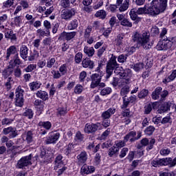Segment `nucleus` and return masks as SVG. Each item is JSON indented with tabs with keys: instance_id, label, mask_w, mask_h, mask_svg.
<instances>
[{
	"instance_id": "obj_1",
	"label": "nucleus",
	"mask_w": 176,
	"mask_h": 176,
	"mask_svg": "<svg viewBox=\"0 0 176 176\" xmlns=\"http://www.w3.org/2000/svg\"><path fill=\"white\" fill-rule=\"evenodd\" d=\"M168 0H152L151 6L145 5L143 8H140L137 10L138 14H150L155 16L164 13L167 10Z\"/></svg>"
},
{
	"instance_id": "obj_2",
	"label": "nucleus",
	"mask_w": 176,
	"mask_h": 176,
	"mask_svg": "<svg viewBox=\"0 0 176 176\" xmlns=\"http://www.w3.org/2000/svg\"><path fill=\"white\" fill-rule=\"evenodd\" d=\"M133 40L134 42H137L138 45H141L146 50L151 49L153 46V40L151 39L149 33L146 32L142 34L138 32L135 33Z\"/></svg>"
},
{
	"instance_id": "obj_3",
	"label": "nucleus",
	"mask_w": 176,
	"mask_h": 176,
	"mask_svg": "<svg viewBox=\"0 0 176 176\" xmlns=\"http://www.w3.org/2000/svg\"><path fill=\"white\" fill-rule=\"evenodd\" d=\"M6 58V60L12 58L10 61L8 68H14L16 65H20L21 64V60H20V58H19V54L17 53V48L14 45H11L7 49Z\"/></svg>"
},
{
	"instance_id": "obj_4",
	"label": "nucleus",
	"mask_w": 176,
	"mask_h": 176,
	"mask_svg": "<svg viewBox=\"0 0 176 176\" xmlns=\"http://www.w3.org/2000/svg\"><path fill=\"white\" fill-rule=\"evenodd\" d=\"M102 65H104V64H102V60L99 61L98 66L95 70V72L97 73L91 75V83L90 85L91 89H96V87L98 86L100 82H101V79L102 76H104V72L101 71V67H102Z\"/></svg>"
},
{
	"instance_id": "obj_5",
	"label": "nucleus",
	"mask_w": 176,
	"mask_h": 176,
	"mask_svg": "<svg viewBox=\"0 0 176 176\" xmlns=\"http://www.w3.org/2000/svg\"><path fill=\"white\" fill-rule=\"evenodd\" d=\"M118 67L119 64L116 61V56L112 55L106 67V79H109L112 76L115 68Z\"/></svg>"
},
{
	"instance_id": "obj_6",
	"label": "nucleus",
	"mask_w": 176,
	"mask_h": 176,
	"mask_svg": "<svg viewBox=\"0 0 176 176\" xmlns=\"http://www.w3.org/2000/svg\"><path fill=\"white\" fill-rule=\"evenodd\" d=\"M76 14V10L75 8L64 9L60 12V18L66 21H69Z\"/></svg>"
},
{
	"instance_id": "obj_7",
	"label": "nucleus",
	"mask_w": 176,
	"mask_h": 176,
	"mask_svg": "<svg viewBox=\"0 0 176 176\" xmlns=\"http://www.w3.org/2000/svg\"><path fill=\"white\" fill-rule=\"evenodd\" d=\"M31 159H32V154L22 157L17 162L16 168H24V167L32 164L31 163Z\"/></svg>"
},
{
	"instance_id": "obj_8",
	"label": "nucleus",
	"mask_w": 176,
	"mask_h": 176,
	"mask_svg": "<svg viewBox=\"0 0 176 176\" xmlns=\"http://www.w3.org/2000/svg\"><path fill=\"white\" fill-rule=\"evenodd\" d=\"M98 130H102V126L100 122H97L96 124H86L85 127V132L87 134H91L96 133Z\"/></svg>"
},
{
	"instance_id": "obj_9",
	"label": "nucleus",
	"mask_w": 176,
	"mask_h": 176,
	"mask_svg": "<svg viewBox=\"0 0 176 176\" xmlns=\"http://www.w3.org/2000/svg\"><path fill=\"white\" fill-rule=\"evenodd\" d=\"M135 101H137V96L135 95H132L130 97H127V96H123L121 109H126L129 104H134Z\"/></svg>"
},
{
	"instance_id": "obj_10",
	"label": "nucleus",
	"mask_w": 176,
	"mask_h": 176,
	"mask_svg": "<svg viewBox=\"0 0 176 176\" xmlns=\"http://www.w3.org/2000/svg\"><path fill=\"white\" fill-rule=\"evenodd\" d=\"M135 101H137V96L135 95H132L130 97H127V96H123L121 109H126L129 104H134Z\"/></svg>"
},
{
	"instance_id": "obj_11",
	"label": "nucleus",
	"mask_w": 176,
	"mask_h": 176,
	"mask_svg": "<svg viewBox=\"0 0 176 176\" xmlns=\"http://www.w3.org/2000/svg\"><path fill=\"white\" fill-rule=\"evenodd\" d=\"M135 101H137V96L135 95H132L130 97H127V96H123L121 109H126L129 104H134Z\"/></svg>"
},
{
	"instance_id": "obj_12",
	"label": "nucleus",
	"mask_w": 176,
	"mask_h": 176,
	"mask_svg": "<svg viewBox=\"0 0 176 176\" xmlns=\"http://www.w3.org/2000/svg\"><path fill=\"white\" fill-rule=\"evenodd\" d=\"M156 49L158 50H168V49H171V42L168 41V38H164L158 42Z\"/></svg>"
},
{
	"instance_id": "obj_13",
	"label": "nucleus",
	"mask_w": 176,
	"mask_h": 176,
	"mask_svg": "<svg viewBox=\"0 0 176 176\" xmlns=\"http://www.w3.org/2000/svg\"><path fill=\"white\" fill-rule=\"evenodd\" d=\"M159 165H160V167L162 166H169L170 167H175L176 157L173 160L171 157L160 159Z\"/></svg>"
},
{
	"instance_id": "obj_14",
	"label": "nucleus",
	"mask_w": 176,
	"mask_h": 176,
	"mask_svg": "<svg viewBox=\"0 0 176 176\" xmlns=\"http://www.w3.org/2000/svg\"><path fill=\"white\" fill-rule=\"evenodd\" d=\"M60 138V133L58 132H51L46 137L45 143L49 144H56L58 139Z\"/></svg>"
},
{
	"instance_id": "obj_15",
	"label": "nucleus",
	"mask_w": 176,
	"mask_h": 176,
	"mask_svg": "<svg viewBox=\"0 0 176 176\" xmlns=\"http://www.w3.org/2000/svg\"><path fill=\"white\" fill-rule=\"evenodd\" d=\"M117 6L119 7L120 12H126L127 9H129V6H130V0H116Z\"/></svg>"
},
{
	"instance_id": "obj_16",
	"label": "nucleus",
	"mask_w": 176,
	"mask_h": 176,
	"mask_svg": "<svg viewBox=\"0 0 176 176\" xmlns=\"http://www.w3.org/2000/svg\"><path fill=\"white\" fill-rule=\"evenodd\" d=\"M76 36V32H62L59 36V39L61 41H71V39H74Z\"/></svg>"
},
{
	"instance_id": "obj_17",
	"label": "nucleus",
	"mask_w": 176,
	"mask_h": 176,
	"mask_svg": "<svg viewBox=\"0 0 176 176\" xmlns=\"http://www.w3.org/2000/svg\"><path fill=\"white\" fill-rule=\"evenodd\" d=\"M96 171V168L94 166H88L84 164L80 169L82 175H87L89 174H93Z\"/></svg>"
},
{
	"instance_id": "obj_18",
	"label": "nucleus",
	"mask_w": 176,
	"mask_h": 176,
	"mask_svg": "<svg viewBox=\"0 0 176 176\" xmlns=\"http://www.w3.org/2000/svg\"><path fill=\"white\" fill-rule=\"evenodd\" d=\"M4 76V85L6 87L7 90H10L12 89V86L14 85V80L12 76L8 77V74L6 72H3Z\"/></svg>"
},
{
	"instance_id": "obj_19",
	"label": "nucleus",
	"mask_w": 176,
	"mask_h": 176,
	"mask_svg": "<svg viewBox=\"0 0 176 176\" xmlns=\"http://www.w3.org/2000/svg\"><path fill=\"white\" fill-rule=\"evenodd\" d=\"M155 142H156V140L151 139L150 141L148 140V138H143L141 140V144L142 146H146L148 145L146 148L147 151H151V149H153V145H155Z\"/></svg>"
},
{
	"instance_id": "obj_20",
	"label": "nucleus",
	"mask_w": 176,
	"mask_h": 176,
	"mask_svg": "<svg viewBox=\"0 0 176 176\" xmlns=\"http://www.w3.org/2000/svg\"><path fill=\"white\" fill-rule=\"evenodd\" d=\"M89 155L86 151H82L80 154H78L76 157L78 164H85L87 162V159Z\"/></svg>"
},
{
	"instance_id": "obj_21",
	"label": "nucleus",
	"mask_w": 176,
	"mask_h": 176,
	"mask_svg": "<svg viewBox=\"0 0 176 176\" xmlns=\"http://www.w3.org/2000/svg\"><path fill=\"white\" fill-rule=\"evenodd\" d=\"M176 78V69L172 70V72L170 75L165 76L162 79V83L164 85H167L168 83H170V82H173L175 80Z\"/></svg>"
},
{
	"instance_id": "obj_22",
	"label": "nucleus",
	"mask_w": 176,
	"mask_h": 176,
	"mask_svg": "<svg viewBox=\"0 0 176 176\" xmlns=\"http://www.w3.org/2000/svg\"><path fill=\"white\" fill-rule=\"evenodd\" d=\"M28 47L27 45H22L19 50L20 57L23 58V60H27L28 58Z\"/></svg>"
},
{
	"instance_id": "obj_23",
	"label": "nucleus",
	"mask_w": 176,
	"mask_h": 176,
	"mask_svg": "<svg viewBox=\"0 0 176 176\" xmlns=\"http://www.w3.org/2000/svg\"><path fill=\"white\" fill-rule=\"evenodd\" d=\"M3 133L6 135H8V134H9L10 138H14L17 135V133H16V130L14 129V128L12 126L3 129Z\"/></svg>"
},
{
	"instance_id": "obj_24",
	"label": "nucleus",
	"mask_w": 176,
	"mask_h": 176,
	"mask_svg": "<svg viewBox=\"0 0 176 176\" xmlns=\"http://www.w3.org/2000/svg\"><path fill=\"white\" fill-rule=\"evenodd\" d=\"M82 65L83 68H89V69H93L94 68V62L89 58H85L82 61Z\"/></svg>"
},
{
	"instance_id": "obj_25",
	"label": "nucleus",
	"mask_w": 176,
	"mask_h": 176,
	"mask_svg": "<svg viewBox=\"0 0 176 176\" xmlns=\"http://www.w3.org/2000/svg\"><path fill=\"white\" fill-rule=\"evenodd\" d=\"M115 112H116L115 107L109 108L102 113L101 118L102 119H109L112 115H114Z\"/></svg>"
},
{
	"instance_id": "obj_26",
	"label": "nucleus",
	"mask_w": 176,
	"mask_h": 176,
	"mask_svg": "<svg viewBox=\"0 0 176 176\" xmlns=\"http://www.w3.org/2000/svg\"><path fill=\"white\" fill-rule=\"evenodd\" d=\"M136 135H137V132L134 131L129 132L128 134L126 135V136L124 137V142H127L129 140L130 142H134V141H137V138H135Z\"/></svg>"
},
{
	"instance_id": "obj_27",
	"label": "nucleus",
	"mask_w": 176,
	"mask_h": 176,
	"mask_svg": "<svg viewBox=\"0 0 176 176\" xmlns=\"http://www.w3.org/2000/svg\"><path fill=\"white\" fill-rule=\"evenodd\" d=\"M42 86V82L39 81H33L29 83V87L31 91H36L38 89H41Z\"/></svg>"
},
{
	"instance_id": "obj_28",
	"label": "nucleus",
	"mask_w": 176,
	"mask_h": 176,
	"mask_svg": "<svg viewBox=\"0 0 176 176\" xmlns=\"http://www.w3.org/2000/svg\"><path fill=\"white\" fill-rule=\"evenodd\" d=\"M63 165H64V162H63V155H58L55 160L54 170H57L58 168H61Z\"/></svg>"
},
{
	"instance_id": "obj_29",
	"label": "nucleus",
	"mask_w": 176,
	"mask_h": 176,
	"mask_svg": "<svg viewBox=\"0 0 176 176\" xmlns=\"http://www.w3.org/2000/svg\"><path fill=\"white\" fill-rule=\"evenodd\" d=\"M37 98H41L43 101L49 99V94L45 91L39 90L36 93Z\"/></svg>"
},
{
	"instance_id": "obj_30",
	"label": "nucleus",
	"mask_w": 176,
	"mask_h": 176,
	"mask_svg": "<svg viewBox=\"0 0 176 176\" xmlns=\"http://www.w3.org/2000/svg\"><path fill=\"white\" fill-rule=\"evenodd\" d=\"M162 90H163V88H162V87H157L153 91L151 95L153 100H159V98H160Z\"/></svg>"
},
{
	"instance_id": "obj_31",
	"label": "nucleus",
	"mask_w": 176,
	"mask_h": 176,
	"mask_svg": "<svg viewBox=\"0 0 176 176\" xmlns=\"http://www.w3.org/2000/svg\"><path fill=\"white\" fill-rule=\"evenodd\" d=\"M84 53L88 57H93L94 56V54L96 53V50H94V47H93L85 46Z\"/></svg>"
},
{
	"instance_id": "obj_32",
	"label": "nucleus",
	"mask_w": 176,
	"mask_h": 176,
	"mask_svg": "<svg viewBox=\"0 0 176 176\" xmlns=\"http://www.w3.org/2000/svg\"><path fill=\"white\" fill-rule=\"evenodd\" d=\"M5 38H6V39H10L11 42H16V41H17V37L13 32V30L6 32L5 33Z\"/></svg>"
},
{
	"instance_id": "obj_33",
	"label": "nucleus",
	"mask_w": 176,
	"mask_h": 176,
	"mask_svg": "<svg viewBox=\"0 0 176 176\" xmlns=\"http://www.w3.org/2000/svg\"><path fill=\"white\" fill-rule=\"evenodd\" d=\"M74 148H75V144H69L67 146H65L63 153L68 156L71 155V153H74Z\"/></svg>"
},
{
	"instance_id": "obj_34",
	"label": "nucleus",
	"mask_w": 176,
	"mask_h": 176,
	"mask_svg": "<svg viewBox=\"0 0 176 176\" xmlns=\"http://www.w3.org/2000/svg\"><path fill=\"white\" fill-rule=\"evenodd\" d=\"M33 104L37 109H39V111H42L43 108H45V102L43 101L39 100V99H36L34 102Z\"/></svg>"
},
{
	"instance_id": "obj_35",
	"label": "nucleus",
	"mask_w": 176,
	"mask_h": 176,
	"mask_svg": "<svg viewBox=\"0 0 176 176\" xmlns=\"http://www.w3.org/2000/svg\"><path fill=\"white\" fill-rule=\"evenodd\" d=\"M168 109H170V103L164 102L158 109V113H164V112H167Z\"/></svg>"
},
{
	"instance_id": "obj_36",
	"label": "nucleus",
	"mask_w": 176,
	"mask_h": 176,
	"mask_svg": "<svg viewBox=\"0 0 176 176\" xmlns=\"http://www.w3.org/2000/svg\"><path fill=\"white\" fill-rule=\"evenodd\" d=\"M78 25H79V23L78 22V19H74L69 22L67 25L68 30H76L78 28Z\"/></svg>"
},
{
	"instance_id": "obj_37",
	"label": "nucleus",
	"mask_w": 176,
	"mask_h": 176,
	"mask_svg": "<svg viewBox=\"0 0 176 176\" xmlns=\"http://www.w3.org/2000/svg\"><path fill=\"white\" fill-rule=\"evenodd\" d=\"M118 75H119L120 78H122L125 80H130V74L127 73V71L126 70H120Z\"/></svg>"
},
{
	"instance_id": "obj_38",
	"label": "nucleus",
	"mask_w": 176,
	"mask_h": 176,
	"mask_svg": "<svg viewBox=\"0 0 176 176\" xmlns=\"http://www.w3.org/2000/svg\"><path fill=\"white\" fill-rule=\"evenodd\" d=\"M38 57H39V52L34 50L30 56H28V60L29 61H34V60H37Z\"/></svg>"
},
{
	"instance_id": "obj_39",
	"label": "nucleus",
	"mask_w": 176,
	"mask_h": 176,
	"mask_svg": "<svg viewBox=\"0 0 176 176\" xmlns=\"http://www.w3.org/2000/svg\"><path fill=\"white\" fill-rule=\"evenodd\" d=\"M14 24L16 27H21V25H23V16H15L14 18Z\"/></svg>"
},
{
	"instance_id": "obj_40",
	"label": "nucleus",
	"mask_w": 176,
	"mask_h": 176,
	"mask_svg": "<svg viewBox=\"0 0 176 176\" xmlns=\"http://www.w3.org/2000/svg\"><path fill=\"white\" fill-rule=\"evenodd\" d=\"M124 38V34H120L117 36V38L115 39V44L116 46H120L123 43V38Z\"/></svg>"
},
{
	"instance_id": "obj_41",
	"label": "nucleus",
	"mask_w": 176,
	"mask_h": 176,
	"mask_svg": "<svg viewBox=\"0 0 176 176\" xmlns=\"http://www.w3.org/2000/svg\"><path fill=\"white\" fill-rule=\"evenodd\" d=\"M15 94L16 98H24V89L21 88V86H19L16 89Z\"/></svg>"
},
{
	"instance_id": "obj_42",
	"label": "nucleus",
	"mask_w": 176,
	"mask_h": 176,
	"mask_svg": "<svg viewBox=\"0 0 176 176\" xmlns=\"http://www.w3.org/2000/svg\"><path fill=\"white\" fill-rule=\"evenodd\" d=\"M112 93V88L109 87H104L101 89L100 94V96H108Z\"/></svg>"
},
{
	"instance_id": "obj_43",
	"label": "nucleus",
	"mask_w": 176,
	"mask_h": 176,
	"mask_svg": "<svg viewBox=\"0 0 176 176\" xmlns=\"http://www.w3.org/2000/svg\"><path fill=\"white\" fill-rule=\"evenodd\" d=\"M25 140L28 144H32L34 142V134L31 131H28L25 136Z\"/></svg>"
},
{
	"instance_id": "obj_44",
	"label": "nucleus",
	"mask_w": 176,
	"mask_h": 176,
	"mask_svg": "<svg viewBox=\"0 0 176 176\" xmlns=\"http://www.w3.org/2000/svg\"><path fill=\"white\" fill-rule=\"evenodd\" d=\"M13 3H14V0H7L3 3V9H9L11 6H13Z\"/></svg>"
},
{
	"instance_id": "obj_45",
	"label": "nucleus",
	"mask_w": 176,
	"mask_h": 176,
	"mask_svg": "<svg viewBox=\"0 0 176 176\" xmlns=\"http://www.w3.org/2000/svg\"><path fill=\"white\" fill-rule=\"evenodd\" d=\"M131 68H133L135 72H139V71H141V69H144V63H139L135 65H132Z\"/></svg>"
},
{
	"instance_id": "obj_46",
	"label": "nucleus",
	"mask_w": 176,
	"mask_h": 176,
	"mask_svg": "<svg viewBox=\"0 0 176 176\" xmlns=\"http://www.w3.org/2000/svg\"><path fill=\"white\" fill-rule=\"evenodd\" d=\"M155 126H149L145 129L144 134H146V135H152V134L155 133Z\"/></svg>"
},
{
	"instance_id": "obj_47",
	"label": "nucleus",
	"mask_w": 176,
	"mask_h": 176,
	"mask_svg": "<svg viewBox=\"0 0 176 176\" xmlns=\"http://www.w3.org/2000/svg\"><path fill=\"white\" fill-rule=\"evenodd\" d=\"M130 92V87L128 85H126L125 87H122L120 90V96L122 97H125V96H127L129 93Z\"/></svg>"
},
{
	"instance_id": "obj_48",
	"label": "nucleus",
	"mask_w": 176,
	"mask_h": 176,
	"mask_svg": "<svg viewBox=\"0 0 176 176\" xmlns=\"http://www.w3.org/2000/svg\"><path fill=\"white\" fill-rule=\"evenodd\" d=\"M82 58H83V54L81 52H78L74 56V61L76 64L81 63Z\"/></svg>"
},
{
	"instance_id": "obj_49",
	"label": "nucleus",
	"mask_w": 176,
	"mask_h": 176,
	"mask_svg": "<svg viewBox=\"0 0 176 176\" xmlns=\"http://www.w3.org/2000/svg\"><path fill=\"white\" fill-rule=\"evenodd\" d=\"M23 115V116L28 118V119H32V118H34V111L32 109H26Z\"/></svg>"
},
{
	"instance_id": "obj_50",
	"label": "nucleus",
	"mask_w": 176,
	"mask_h": 176,
	"mask_svg": "<svg viewBox=\"0 0 176 176\" xmlns=\"http://www.w3.org/2000/svg\"><path fill=\"white\" fill-rule=\"evenodd\" d=\"M95 16L105 19V17H107V12L104 10H100L95 14Z\"/></svg>"
},
{
	"instance_id": "obj_51",
	"label": "nucleus",
	"mask_w": 176,
	"mask_h": 176,
	"mask_svg": "<svg viewBox=\"0 0 176 176\" xmlns=\"http://www.w3.org/2000/svg\"><path fill=\"white\" fill-rule=\"evenodd\" d=\"M15 105L21 108L24 105V98H15Z\"/></svg>"
},
{
	"instance_id": "obj_52",
	"label": "nucleus",
	"mask_w": 176,
	"mask_h": 176,
	"mask_svg": "<svg viewBox=\"0 0 176 176\" xmlns=\"http://www.w3.org/2000/svg\"><path fill=\"white\" fill-rule=\"evenodd\" d=\"M34 69H36V65L30 64L28 65L27 67L23 69V72H32Z\"/></svg>"
},
{
	"instance_id": "obj_53",
	"label": "nucleus",
	"mask_w": 176,
	"mask_h": 176,
	"mask_svg": "<svg viewBox=\"0 0 176 176\" xmlns=\"http://www.w3.org/2000/svg\"><path fill=\"white\" fill-rule=\"evenodd\" d=\"M104 5V1L103 0H99L96 3H94L92 6L93 9L94 10H97L101 8Z\"/></svg>"
},
{
	"instance_id": "obj_54",
	"label": "nucleus",
	"mask_w": 176,
	"mask_h": 176,
	"mask_svg": "<svg viewBox=\"0 0 176 176\" xmlns=\"http://www.w3.org/2000/svg\"><path fill=\"white\" fill-rule=\"evenodd\" d=\"M118 152H119V148H118L116 146H112L109 149V156L112 157V156H113V155L116 153H118Z\"/></svg>"
},
{
	"instance_id": "obj_55",
	"label": "nucleus",
	"mask_w": 176,
	"mask_h": 176,
	"mask_svg": "<svg viewBox=\"0 0 176 176\" xmlns=\"http://www.w3.org/2000/svg\"><path fill=\"white\" fill-rule=\"evenodd\" d=\"M170 153L171 151L170 150V148L166 147L162 148L160 151V153L162 156H168V155H170Z\"/></svg>"
},
{
	"instance_id": "obj_56",
	"label": "nucleus",
	"mask_w": 176,
	"mask_h": 176,
	"mask_svg": "<svg viewBox=\"0 0 176 176\" xmlns=\"http://www.w3.org/2000/svg\"><path fill=\"white\" fill-rule=\"evenodd\" d=\"M83 91V86L80 84H78L74 87L75 94H80Z\"/></svg>"
},
{
	"instance_id": "obj_57",
	"label": "nucleus",
	"mask_w": 176,
	"mask_h": 176,
	"mask_svg": "<svg viewBox=\"0 0 176 176\" xmlns=\"http://www.w3.org/2000/svg\"><path fill=\"white\" fill-rule=\"evenodd\" d=\"M68 69H67V66L66 63L63 64L62 65L60 66L59 72H60L61 75H65Z\"/></svg>"
},
{
	"instance_id": "obj_58",
	"label": "nucleus",
	"mask_w": 176,
	"mask_h": 176,
	"mask_svg": "<svg viewBox=\"0 0 176 176\" xmlns=\"http://www.w3.org/2000/svg\"><path fill=\"white\" fill-rule=\"evenodd\" d=\"M120 24L124 27H133V23L130 22L127 19H124L122 21H121Z\"/></svg>"
},
{
	"instance_id": "obj_59",
	"label": "nucleus",
	"mask_w": 176,
	"mask_h": 176,
	"mask_svg": "<svg viewBox=\"0 0 176 176\" xmlns=\"http://www.w3.org/2000/svg\"><path fill=\"white\" fill-rule=\"evenodd\" d=\"M127 54H121L118 57V63H120L122 64H123V63H126V60H127Z\"/></svg>"
},
{
	"instance_id": "obj_60",
	"label": "nucleus",
	"mask_w": 176,
	"mask_h": 176,
	"mask_svg": "<svg viewBox=\"0 0 176 176\" xmlns=\"http://www.w3.org/2000/svg\"><path fill=\"white\" fill-rule=\"evenodd\" d=\"M111 134V128H108L106 131H104L101 135V140H107L108 135Z\"/></svg>"
},
{
	"instance_id": "obj_61",
	"label": "nucleus",
	"mask_w": 176,
	"mask_h": 176,
	"mask_svg": "<svg viewBox=\"0 0 176 176\" xmlns=\"http://www.w3.org/2000/svg\"><path fill=\"white\" fill-rule=\"evenodd\" d=\"M60 5V6H62V8H69V5H71V1L69 0H61Z\"/></svg>"
},
{
	"instance_id": "obj_62",
	"label": "nucleus",
	"mask_w": 176,
	"mask_h": 176,
	"mask_svg": "<svg viewBox=\"0 0 176 176\" xmlns=\"http://www.w3.org/2000/svg\"><path fill=\"white\" fill-rule=\"evenodd\" d=\"M148 91L147 89H142L139 94H138V98H145L146 96H148Z\"/></svg>"
},
{
	"instance_id": "obj_63",
	"label": "nucleus",
	"mask_w": 176,
	"mask_h": 176,
	"mask_svg": "<svg viewBox=\"0 0 176 176\" xmlns=\"http://www.w3.org/2000/svg\"><path fill=\"white\" fill-rule=\"evenodd\" d=\"M37 67L38 68H43L46 66V60L45 59H41V60H38V62H37Z\"/></svg>"
},
{
	"instance_id": "obj_64",
	"label": "nucleus",
	"mask_w": 176,
	"mask_h": 176,
	"mask_svg": "<svg viewBox=\"0 0 176 176\" xmlns=\"http://www.w3.org/2000/svg\"><path fill=\"white\" fill-rule=\"evenodd\" d=\"M170 42L171 50H174L176 47V36L172 37L170 39H168Z\"/></svg>"
}]
</instances>
